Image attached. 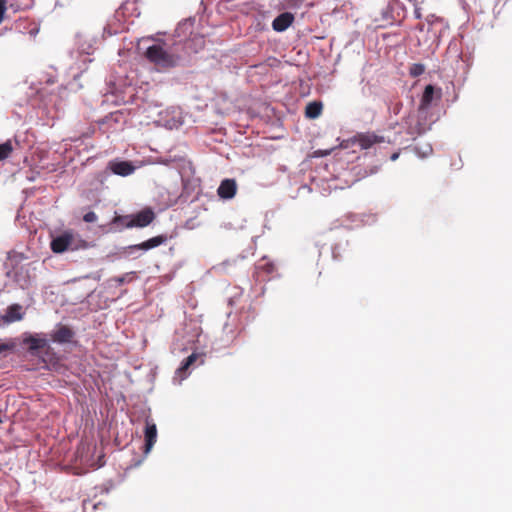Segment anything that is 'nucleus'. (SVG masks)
Returning <instances> with one entry per match:
<instances>
[{"label": "nucleus", "mask_w": 512, "mask_h": 512, "mask_svg": "<svg viewBox=\"0 0 512 512\" xmlns=\"http://www.w3.org/2000/svg\"><path fill=\"white\" fill-rule=\"evenodd\" d=\"M193 53H196V49L192 48V41L179 42L168 38L157 40L144 51L146 59L159 71L184 66Z\"/></svg>", "instance_id": "obj_1"}, {"label": "nucleus", "mask_w": 512, "mask_h": 512, "mask_svg": "<svg viewBox=\"0 0 512 512\" xmlns=\"http://www.w3.org/2000/svg\"><path fill=\"white\" fill-rule=\"evenodd\" d=\"M437 119L433 112H427L423 109H417L416 113H410L402 122V128L405 129L408 135L406 142L415 140L417 137L425 134L431 129Z\"/></svg>", "instance_id": "obj_2"}, {"label": "nucleus", "mask_w": 512, "mask_h": 512, "mask_svg": "<svg viewBox=\"0 0 512 512\" xmlns=\"http://www.w3.org/2000/svg\"><path fill=\"white\" fill-rule=\"evenodd\" d=\"M417 29L420 32H426L427 39H425V42L427 43L428 48L434 51L438 48L440 38L447 31L448 26L442 18L437 17L434 14H429L425 17L424 22L417 25Z\"/></svg>", "instance_id": "obj_3"}, {"label": "nucleus", "mask_w": 512, "mask_h": 512, "mask_svg": "<svg viewBox=\"0 0 512 512\" xmlns=\"http://www.w3.org/2000/svg\"><path fill=\"white\" fill-rule=\"evenodd\" d=\"M154 219V211L150 207H145L135 214L116 217L115 222L120 223L126 228H144L150 225Z\"/></svg>", "instance_id": "obj_4"}, {"label": "nucleus", "mask_w": 512, "mask_h": 512, "mask_svg": "<svg viewBox=\"0 0 512 512\" xmlns=\"http://www.w3.org/2000/svg\"><path fill=\"white\" fill-rule=\"evenodd\" d=\"M144 165L145 162L142 160H125L116 157L107 163L106 171L117 176L127 177L134 174L135 171Z\"/></svg>", "instance_id": "obj_5"}, {"label": "nucleus", "mask_w": 512, "mask_h": 512, "mask_svg": "<svg viewBox=\"0 0 512 512\" xmlns=\"http://www.w3.org/2000/svg\"><path fill=\"white\" fill-rule=\"evenodd\" d=\"M194 25V19L188 18L180 23H178L175 33L172 38H169L172 41H192V48L196 49V53L202 47L204 41L202 37H198L195 35L194 37H190L192 34V28Z\"/></svg>", "instance_id": "obj_6"}, {"label": "nucleus", "mask_w": 512, "mask_h": 512, "mask_svg": "<svg viewBox=\"0 0 512 512\" xmlns=\"http://www.w3.org/2000/svg\"><path fill=\"white\" fill-rule=\"evenodd\" d=\"M384 142V137L373 132L357 133L354 137L345 139L339 144V148L347 150L354 145H358L360 149H369L374 144Z\"/></svg>", "instance_id": "obj_7"}, {"label": "nucleus", "mask_w": 512, "mask_h": 512, "mask_svg": "<svg viewBox=\"0 0 512 512\" xmlns=\"http://www.w3.org/2000/svg\"><path fill=\"white\" fill-rule=\"evenodd\" d=\"M155 163L171 166L176 169H185L187 166H191V163L187 160L184 153H175L173 150H170L164 156L157 157Z\"/></svg>", "instance_id": "obj_8"}, {"label": "nucleus", "mask_w": 512, "mask_h": 512, "mask_svg": "<svg viewBox=\"0 0 512 512\" xmlns=\"http://www.w3.org/2000/svg\"><path fill=\"white\" fill-rule=\"evenodd\" d=\"M74 242V235L72 232L65 231L61 235L55 237L50 244L51 250L54 253H63L68 249H74L72 247Z\"/></svg>", "instance_id": "obj_9"}, {"label": "nucleus", "mask_w": 512, "mask_h": 512, "mask_svg": "<svg viewBox=\"0 0 512 512\" xmlns=\"http://www.w3.org/2000/svg\"><path fill=\"white\" fill-rule=\"evenodd\" d=\"M435 98H441V90L439 89L438 91H436L433 85H427L422 93L418 109H423L424 111L432 112V102Z\"/></svg>", "instance_id": "obj_10"}, {"label": "nucleus", "mask_w": 512, "mask_h": 512, "mask_svg": "<svg viewBox=\"0 0 512 512\" xmlns=\"http://www.w3.org/2000/svg\"><path fill=\"white\" fill-rule=\"evenodd\" d=\"M75 336V332L67 325L59 324L50 334L51 340L59 344L70 343Z\"/></svg>", "instance_id": "obj_11"}, {"label": "nucleus", "mask_w": 512, "mask_h": 512, "mask_svg": "<svg viewBox=\"0 0 512 512\" xmlns=\"http://www.w3.org/2000/svg\"><path fill=\"white\" fill-rule=\"evenodd\" d=\"M167 239L168 238L166 235H158V236L152 237L140 244L131 245V246H129V249L130 250H150V249H153L155 247H158V246L166 243Z\"/></svg>", "instance_id": "obj_12"}, {"label": "nucleus", "mask_w": 512, "mask_h": 512, "mask_svg": "<svg viewBox=\"0 0 512 512\" xmlns=\"http://www.w3.org/2000/svg\"><path fill=\"white\" fill-rule=\"evenodd\" d=\"M294 20V16L290 12H284L278 15L272 22V28L276 32L285 31Z\"/></svg>", "instance_id": "obj_13"}, {"label": "nucleus", "mask_w": 512, "mask_h": 512, "mask_svg": "<svg viewBox=\"0 0 512 512\" xmlns=\"http://www.w3.org/2000/svg\"><path fill=\"white\" fill-rule=\"evenodd\" d=\"M170 113L172 114L171 118H161L160 121H162L163 125L168 129H176L180 127L183 124L181 111L173 108L171 110H166L165 115L168 116Z\"/></svg>", "instance_id": "obj_14"}, {"label": "nucleus", "mask_w": 512, "mask_h": 512, "mask_svg": "<svg viewBox=\"0 0 512 512\" xmlns=\"http://www.w3.org/2000/svg\"><path fill=\"white\" fill-rule=\"evenodd\" d=\"M24 313L22 312V306L19 304H12L7 308L6 313L1 316V320L4 323H13L23 319Z\"/></svg>", "instance_id": "obj_15"}, {"label": "nucleus", "mask_w": 512, "mask_h": 512, "mask_svg": "<svg viewBox=\"0 0 512 512\" xmlns=\"http://www.w3.org/2000/svg\"><path fill=\"white\" fill-rule=\"evenodd\" d=\"M157 440V428L152 422L146 421L145 426V453H149Z\"/></svg>", "instance_id": "obj_16"}, {"label": "nucleus", "mask_w": 512, "mask_h": 512, "mask_svg": "<svg viewBox=\"0 0 512 512\" xmlns=\"http://www.w3.org/2000/svg\"><path fill=\"white\" fill-rule=\"evenodd\" d=\"M381 20L385 22L387 25H391L396 22H401V15L399 12L395 14L393 5L390 3L387 4L385 8L381 11Z\"/></svg>", "instance_id": "obj_17"}, {"label": "nucleus", "mask_w": 512, "mask_h": 512, "mask_svg": "<svg viewBox=\"0 0 512 512\" xmlns=\"http://www.w3.org/2000/svg\"><path fill=\"white\" fill-rule=\"evenodd\" d=\"M181 180L183 184V192H197L200 190L199 178L185 176L181 174Z\"/></svg>", "instance_id": "obj_18"}, {"label": "nucleus", "mask_w": 512, "mask_h": 512, "mask_svg": "<svg viewBox=\"0 0 512 512\" xmlns=\"http://www.w3.org/2000/svg\"><path fill=\"white\" fill-rule=\"evenodd\" d=\"M24 342L28 345L30 351H37L48 347V341L45 338L30 336Z\"/></svg>", "instance_id": "obj_19"}, {"label": "nucleus", "mask_w": 512, "mask_h": 512, "mask_svg": "<svg viewBox=\"0 0 512 512\" xmlns=\"http://www.w3.org/2000/svg\"><path fill=\"white\" fill-rule=\"evenodd\" d=\"M323 105L320 101H313L307 104L305 115L309 119H316L322 112Z\"/></svg>", "instance_id": "obj_20"}, {"label": "nucleus", "mask_w": 512, "mask_h": 512, "mask_svg": "<svg viewBox=\"0 0 512 512\" xmlns=\"http://www.w3.org/2000/svg\"><path fill=\"white\" fill-rule=\"evenodd\" d=\"M237 183L235 179L227 178L222 180L221 184L217 188L216 192H236Z\"/></svg>", "instance_id": "obj_21"}, {"label": "nucleus", "mask_w": 512, "mask_h": 512, "mask_svg": "<svg viewBox=\"0 0 512 512\" xmlns=\"http://www.w3.org/2000/svg\"><path fill=\"white\" fill-rule=\"evenodd\" d=\"M82 39V35H77V45H78V50L80 53L82 54H85V55H90L93 51V45L92 43L89 41V42H84V43H80Z\"/></svg>", "instance_id": "obj_22"}, {"label": "nucleus", "mask_w": 512, "mask_h": 512, "mask_svg": "<svg viewBox=\"0 0 512 512\" xmlns=\"http://www.w3.org/2000/svg\"><path fill=\"white\" fill-rule=\"evenodd\" d=\"M12 150L13 146L11 140H7L6 142L0 144V161L6 159Z\"/></svg>", "instance_id": "obj_23"}, {"label": "nucleus", "mask_w": 512, "mask_h": 512, "mask_svg": "<svg viewBox=\"0 0 512 512\" xmlns=\"http://www.w3.org/2000/svg\"><path fill=\"white\" fill-rule=\"evenodd\" d=\"M402 107H403V103L399 100H397V101L391 100L388 104L389 113L393 114L395 116L401 112Z\"/></svg>", "instance_id": "obj_24"}, {"label": "nucleus", "mask_w": 512, "mask_h": 512, "mask_svg": "<svg viewBox=\"0 0 512 512\" xmlns=\"http://www.w3.org/2000/svg\"><path fill=\"white\" fill-rule=\"evenodd\" d=\"M16 347V343L13 340L2 342L0 340V355H5L7 352L13 351Z\"/></svg>", "instance_id": "obj_25"}, {"label": "nucleus", "mask_w": 512, "mask_h": 512, "mask_svg": "<svg viewBox=\"0 0 512 512\" xmlns=\"http://www.w3.org/2000/svg\"><path fill=\"white\" fill-rule=\"evenodd\" d=\"M425 72V66L421 63H414L410 67V75L413 77H417L422 75Z\"/></svg>", "instance_id": "obj_26"}, {"label": "nucleus", "mask_w": 512, "mask_h": 512, "mask_svg": "<svg viewBox=\"0 0 512 512\" xmlns=\"http://www.w3.org/2000/svg\"><path fill=\"white\" fill-rule=\"evenodd\" d=\"M338 147H333L330 149H318L313 151L312 157L313 158H320V157H326L337 150Z\"/></svg>", "instance_id": "obj_27"}, {"label": "nucleus", "mask_w": 512, "mask_h": 512, "mask_svg": "<svg viewBox=\"0 0 512 512\" xmlns=\"http://www.w3.org/2000/svg\"><path fill=\"white\" fill-rule=\"evenodd\" d=\"M257 269L265 271L267 274H271L275 271V265L271 262L263 261L258 264Z\"/></svg>", "instance_id": "obj_28"}, {"label": "nucleus", "mask_w": 512, "mask_h": 512, "mask_svg": "<svg viewBox=\"0 0 512 512\" xmlns=\"http://www.w3.org/2000/svg\"><path fill=\"white\" fill-rule=\"evenodd\" d=\"M189 365L184 361L181 363L180 367L176 370V375L182 380L187 376V370L189 369Z\"/></svg>", "instance_id": "obj_29"}, {"label": "nucleus", "mask_w": 512, "mask_h": 512, "mask_svg": "<svg viewBox=\"0 0 512 512\" xmlns=\"http://www.w3.org/2000/svg\"><path fill=\"white\" fill-rule=\"evenodd\" d=\"M432 146L430 144H426L424 146V148L422 150H419L418 147H415V152L417 155H419L420 157H427L428 155H430L432 153Z\"/></svg>", "instance_id": "obj_30"}, {"label": "nucleus", "mask_w": 512, "mask_h": 512, "mask_svg": "<svg viewBox=\"0 0 512 512\" xmlns=\"http://www.w3.org/2000/svg\"><path fill=\"white\" fill-rule=\"evenodd\" d=\"M391 4L393 5L395 14L397 12H399V14L401 15V20L404 19V17H405V8H404V6L399 1H397V0H393L391 2Z\"/></svg>", "instance_id": "obj_31"}, {"label": "nucleus", "mask_w": 512, "mask_h": 512, "mask_svg": "<svg viewBox=\"0 0 512 512\" xmlns=\"http://www.w3.org/2000/svg\"><path fill=\"white\" fill-rule=\"evenodd\" d=\"M131 5L130 3H125L123 5H121L117 10H116V13H115V16L117 17L118 20L121 19V17H124L125 15V11L128 9V6Z\"/></svg>", "instance_id": "obj_32"}, {"label": "nucleus", "mask_w": 512, "mask_h": 512, "mask_svg": "<svg viewBox=\"0 0 512 512\" xmlns=\"http://www.w3.org/2000/svg\"><path fill=\"white\" fill-rule=\"evenodd\" d=\"M83 220L87 223H93V222H96L97 221V215L92 212V211H89L87 212L86 214H84L83 216Z\"/></svg>", "instance_id": "obj_33"}, {"label": "nucleus", "mask_w": 512, "mask_h": 512, "mask_svg": "<svg viewBox=\"0 0 512 512\" xmlns=\"http://www.w3.org/2000/svg\"><path fill=\"white\" fill-rule=\"evenodd\" d=\"M420 3L421 1L420 0H417L416 3H412V5L414 6V17L416 19H421L422 18V14H421V8H420Z\"/></svg>", "instance_id": "obj_34"}, {"label": "nucleus", "mask_w": 512, "mask_h": 512, "mask_svg": "<svg viewBox=\"0 0 512 512\" xmlns=\"http://www.w3.org/2000/svg\"><path fill=\"white\" fill-rule=\"evenodd\" d=\"M120 117H121V113L117 111V112L111 113L109 116L106 117V119H107V121L118 122Z\"/></svg>", "instance_id": "obj_35"}, {"label": "nucleus", "mask_w": 512, "mask_h": 512, "mask_svg": "<svg viewBox=\"0 0 512 512\" xmlns=\"http://www.w3.org/2000/svg\"><path fill=\"white\" fill-rule=\"evenodd\" d=\"M5 11H6V0H0V23L3 20Z\"/></svg>", "instance_id": "obj_36"}, {"label": "nucleus", "mask_w": 512, "mask_h": 512, "mask_svg": "<svg viewBox=\"0 0 512 512\" xmlns=\"http://www.w3.org/2000/svg\"><path fill=\"white\" fill-rule=\"evenodd\" d=\"M197 357L196 353H192L184 360V362L191 366L197 360Z\"/></svg>", "instance_id": "obj_37"}, {"label": "nucleus", "mask_w": 512, "mask_h": 512, "mask_svg": "<svg viewBox=\"0 0 512 512\" xmlns=\"http://www.w3.org/2000/svg\"><path fill=\"white\" fill-rule=\"evenodd\" d=\"M151 40H153L152 37L142 38L141 40H139L138 47H137L138 51L140 52L142 50L141 43L149 42Z\"/></svg>", "instance_id": "obj_38"}, {"label": "nucleus", "mask_w": 512, "mask_h": 512, "mask_svg": "<svg viewBox=\"0 0 512 512\" xmlns=\"http://www.w3.org/2000/svg\"><path fill=\"white\" fill-rule=\"evenodd\" d=\"M223 199H231L235 196V194H218Z\"/></svg>", "instance_id": "obj_39"}, {"label": "nucleus", "mask_w": 512, "mask_h": 512, "mask_svg": "<svg viewBox=\"0 0 512 512\" xmlns=\"http://www.w3.org/2000/svg\"><path fill=\"white\" fill-rule=\"evenodd\" d=\"M114 281H116L118 284H123L125 282V277H115Z\"/></svg>", "instance_id": "obj_40"}, {"label": "nucleus", "mask_w": 512, "mask_h": 512, "mask_svg": "<svg viewBox=\"0 0 512 512\" xmlns=\"http://www.w3.org/2000/svg\"><path fill=\"white\" fill-rule=\"evenodd\" d=\"M399 154H400L399 152H395V153H393V154L390 156V160H391V161H396V160L398 159V157H399Z\"/></svg>", "instance_id": "obj_41"}, {"label": "nucleus", "mask_w": 512, "mask_h": 512, "mask_svg": "<svg viewBox=\"0 0 512 512\" xmlns=\"http://www.w3.org/2000/svg\"><path fill=\"white\" fill-rule=\"evenodd\" d=\"M38 93H39L40 97H43L44 94L46 93V89L45 88H41V89L38 90Z\"/></svg>", "instance_id": "obj_42"}, {"label": "nucleus", "mask_w": 512, "mask_h": 512, "mask_svg": "<svg viewBox=\"0 0 512 512\" xmlns=\"http://www.w3.org/2000/svg\"><path fill=\"white\" fill-rule=\"evenodd\" d=\"M171 205H172V203L166 204L163 208H161V210L166 209V208H168Z\"/></svg>", "instance_id": "obj_43"}, {"label": "nucleus", "mask_w": 512, "mask_h": 512, "mask_svg": "<svg viewBox=\"0 0 512 512\" xmlns=\"http://www.w3.org/2000/svg\"><path fill=\"white\" fill-rule=\"evenodd\" d=\"M47 83H54V81L52 79H48Z\"/></svg>", "instance_id": "obj_44"}, {"label": "nucleus", "mask_w": 512, "mask_h": 512, "mask_svg": "<svg viewBox=\"0 0 512 512\" xmlns=\"http://www.w3.org/2000/svg\"><path fill=\"white\" fill-rule=\"evenodd\" d=\"M410 3H416L417 0H408Z\"/></svg>", "instance_id": "obj_45"}]
</instances>
